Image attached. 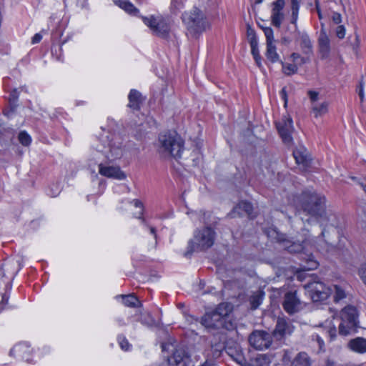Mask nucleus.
<instances>
[{"instance_id": "f257e3e1", "label": "nucleus", "mask_w": 366, "mask_h": 366, "mask_svg": "<svg viewBox=\"0 0 366 366\" xmlns=\"http://www.w3.org/2000/svg\"><path fill=\"white\" fill-rule=\"evenodd\" d=\"M277 240L282 244V247L290 253H300L302 259L305 260V264L302 266L303 271L316 269L319 263L314 259L312 254V248L315 247V238L308 236L301 242L300 240L293 241L286 237L284 234H277Z\"/></svg>"}, {"instance_id": "f03ea898", "label": "nucleus", "mask_w": 366, "mask_h": 366, "mask_svg": "<svg viewBox=\"0 0 366 366\" xmlns=\"http://www.w3.org/2000/svg\"><path fill=\"white\" fill-rule=\"evenodd\" d=\"M124 153L123 139L118 134L102 137L92 152L90 160L105 159L109 162L120 159Z\"/></svg>"}, {"instance_id": "7ed1b4c3", "label": "nucleus", "mask_w": 366, "mask_h": 366, "mask_svg": "<svg viewBox=\"0 0 366 366\" xmlns=\"http://www.w3.org/2000/svg\"><path fill=\"white\" fill-rule=\"evenodd\" d=\"M295 204L299 212L312 217L322 218L325 214V197L312 190L303 192Z\"/></svg>"}, {"instance_id": "20e7f679", "label": "nucleus", "mask_w": 366, "mask_h": 366, "mask_svg": "<svg viewBox=\"0 0 366 366\" xmlns=\"http://www.w3.org/2000/svg\"><path fill=\"white\" fill-rule=\"evenodd\" d=\"M184 150V141L175 132H166L159 137L158 152L164 158H180Z\"/></svg>"}, {"instance_id": "39448f33", "label": "nucleus", "mask_w": 366, "mask_h": 366, "mask_svg": "<svg viewBox=\"0 0 366 366\" xmlns=\"http://www.w3.org/2000/svg\"><path fill=\"white\" fill-rule=\"evenodd\" d=\"M182 19L186 26L187 35L192 38H197L209 26L205 14L196 6L184 12Z\"/></svg>"}, {"instance_id": "423d86ee", "label": "nucleus", "mask_w": 366, "mask_h": 366, "mask_svg": "<svg viewBox=\"0 0 366 366\" xmlns=\"http://www.w3.org/2000/svg\"><path fill=\"white\" fill-rule=\"evenodd\" d=\"M215 232L211 227H204L197 230L194 237L189 242L188 251L185 256L191 254L194 251H204L210 248L214 242Z\"/></svg>"}, {"instance_id": "0eeeda50", "label": "nucleus", "mask_w": 366, "mask_h": 366, "mask_svg": "<svg viewBox=\"0 0 366 366\" xmlns=\"http://www.w3.org/2000/svg\"><path fill=\"white\" fill-rule=\"evenodd\" d=\"M342 322L339 325V332L342 335H347L356 331L357 325V311L353 306H347L342 310Z\"/></svg>"}, {"instance_id": "6e6552de", "label": "nucleus", "mask_w": 366, "mask_h": 366, "mask_svg": "<svg viewBox=\"0 0 366 366\" xmlns=\"http://www.w3.org/2000/svg\"><path fill=\"white\" fill-rule=\"evenodd\" d=\"M306 292L313 302L326 300L332 293V289L327 287L322 282L313 281L304 286Z\"/></svg>"}, {"instance_id": "1a4fd4ad", "label": "nucleus", "mask_w": 366, "mask_h": 366, "mask_svg": "<svg viewBox=\"0 0 366 366\" xmlns=\"http://www.w3.org/2000/svg\"><path fill=\"white\" fill-rule=\"evenodd\" d=\"M144 23L152 30V33L158 36L166 38L170 31V24L167 19L162 16L144 17Z\"/></svg>"}, {"instance_id": "9d476101", "label": "nucleus", "mask_w": 366, "mask_h": 366, "mask_svg": "<svg viewBox=\"0 0 366 366\" xmlns=\"http://www.w3.org/2000/svg\"><path fill=\"white\" fill-rule=\"evenodd\" d=\"M105 159L101 158V160H93L98 164L99 174L107 178H112L118 180H123L126 178V174L118 166H111L104 164Z\"/></svg>"}, {"instance_id": "9b49d317", "label": "nucleus", "mask_w": 366, "mask_h": 366, "mask_svg": "<svg viewBox=\"0 0 366 366\" xmlns=\"http://www.w3.org/2000/svg\"><path fill=\"white\" fill-rule=\"evenodd\" d=\"M249 342L254 349L262 350L269 347L272 344V337L267 332L256 330L249 335Z\"/></svg>"}, {"instance_id": "f8f14e48", "label": "nucleus", "mask_w": 366, "mask_h": 366, "mask_svg": "<svg viewBox=\"0 0 366 366\" xmlns=\"http://www.w3.org/2000/svg\"><path fill=\"white\" fill-rule=\"evenodd\" d=\"M292 124V119L289 116H284L276 123L277 129L285 143L289 144L292 142L291 134L294 129Z\"/></svg>"}, {"instance_id": "ddd939ff", "label": "nucleus", "mask_w": 366, "mask_h": 366, "mask_svg": "<svg viewBox=\"0 0 366 366\" xmlns=\"http://www.w3.org/2000/svg\"><path fill=\"white\" fill-rule=\"evenodd\" d=\"M11 289V278L6 277L4 269L0 266V312L8 303V292Z\"/></svg>"}, {"instance_id": "4468645a", "label": "nucleus", "mask_w": 366, "mask_h": 366, "mask_svg": "<svg viewBox=\"0 0 366 366\" xmlns=\"http://www.w3.org/2000/svg\"><path fill=\"white\" fill-rule=\"evenodd\" d=\"M282 307L290 315L295 314L302 308V302L296 292H288L285 295Z\"/></svg>"}, {"instance_id": "2eb2a0df", "label": "nucleus", "mask_w": 366, "mask_h": 366, "mask_svg": "<svg viewBox=\"0 0 366 366\" xmlns=\"http://www.w3.org/2000/svg\"><path fill=\"white\" fill-rule=\"evenodd\" d=\"M293 330L294 327L290 321L279 317L277 320L275 329L273 331V335L277 339L280 340L286 335H291Z\"/></svg>"}, {"instance_id": "dca6fc26", "label": "nucleus", "mask_w": 366, "mask_h": 366, "mask_svg": "<svg viewBox=\"0 0 366 366\" xmlns=\"http://www.w3.org/2000/svg\"><path fill=\"white\" fill-rule=\"evenodd\" d=\"M31 350L30 349L29 345L26 342H22L15 345L10 350V355L29 362H31Z\"/></svg>"}, {"instance_id": "f3484780", "label": "nucleus", "mask_w": 366, "mask_h": 366, "mask_svg": "<svg viewBox=\"0 0 366 366\" xmlns=\"http://www.w3.org/2000/svg\"><path fill=\"white\" fill-rule=\"evenodd\" d=\"M293 156L296 163L305 169L310 167L311 163V157L309 152L305 147L300 146L293 151Z\"/></svg>"}, {"instance_id": "a211bd4d", "label": "nucleus", "mask_w": 366, "mask_h": 366, "mask_svg": "<svg viewBox=\"0 0 366 366\" xmlns=\"http://www.w3.org/2000/svg\"><path fill=\"white\" fill-rule=\"evenodd\" d=\"M189 357L183 348H177L172 355L168 358L170 366H187Z\"/></svg>"}, {"instance_id": "6ab92c4d", "label": "nucleus", "mask_w": 366, "mask_h": 366, "mask_svg": "<svg viewBox=\"0 0 366 366\" xmlns=\"http://www.w3.org/2000/svg\"><path fill=\"white\" fill-rule=\"evenodd\" d=\"M252 205L250 202H239L230 213V216L232 217H235L237 215H242L243 212L247 214L249 217L252 218L254 216L252 215Z\"/></svg>"}, {"instance_id": "aec40b11", "label": "nucleus", "mask_w": 366, "mask_h": 366, "mask_svg": "<svg viewBox=\"0 0 366 366\" xmlns=\"http://www.w3.org/2000/svg\"><path fill=\"white\" fill-rule=\"evenodd\" d=\"M347 347L352 352L363 354L366 352V339L356 337L350 340L347 343Z\"/></svg>"}, {"instance_id": "412c9836", "label": "nucleus", "mask_w": 366, "mask_h": 366, "mask_svg": "<svg viewBox=\"0 0 366 366\" xmlns=\"http://www.w3.org/2000/svg\"><path fill=\"white\" fill-rule=\"evenodd\" d=\"M214 312H207L201 318V324L208 329L218 328L222 326L223 323L218 318L213 317Z\"/></svg>"}, {"instance_id": "4be33fe9", "label": "nucleus", "mask_w": 366, "mask_h": 366, "mask_svg": "<svg viewBox=\"0 0 366 366\" xmlns=\"http://www.w3.org/2000/svg\"><path fill=\"white\" fill-rule=\"evenodd\" d=\"M129 104L128 106L134 110H138L140 108V104L143 102L144 98L141 93L136 89H132L128 96Z\"/></svg>"}, {"instance_id": "5701e85b", "label": "nucleus", "mask_w": 366, "mask_h": 366, "mask_svg": "<svg viewBox=\"0 0 366 366\" xmlns=\"http://www.w3.org/2000/svg\"><path fill=\"white\" fill-rule=\"evenodd\" d=\"M300 47L305 54L312 53V44L307 34L298 32Z\"/></svg>"}, {"instance_id": "b1692460", "label": "nucleus", "mask_w": 366, "mask_h": 366, "mask_svg": "<svg viewBox=\"0 0 366 366\" xmlns=\"http://www.w3.org/2000/svg\"><path fill=\"white\" fill-rule=\"evenodd\" d=\"M212 312H214L213 317L219 319L224 323V317L231 312V306L227 303H221Z\"/></svg>"}, {"instance_id": "393cba45", "label": "nucleus", "mask_w": 366, "mask_h": 366, "mask_svg": "<svg viewBox=\"0 0 366 366\" xmlns=\"http://www.w3.org/2000/svg\"><path fill=\"white\" fill-rule=\"evenodd\" d=\"M132 204L136 207L138 208L139 210L138 212V216H136L137 218L141 219L142 223L147 228L149 229L150 233L154 235V237H157L156 234V229L153 227H150L147 224L146 220L142 217L144 212V207L142 202H140L139 199H134L131 202Z\"/></svg>"}, {"instance_id": "a878e982", "label": "nucleus", "mask_w": 366, "mask_h": 366, "mask_svg": "<svg viewBox=\"0 0 366 366\" xmlns=\"http://www.w3.org/2000/svg\"><path fill=\"white\" fill-rule=\"evenodd\" d=\"M114 4L131 15L137 16L139 10L129 0H114Z\"/></svg>"}, {"instance_id": "bb28decb", "label": "nucleus", "mask_w": 366, "mask_h": 366, "mask_svg": "<svg viewBox=\"0 0 366 366\" xmlns=\"http://www.w3.org/2000/svg\"><path fill=\"white\" fill-rule=\"evenodd\" d=\"M319 48L320 51L323 55V56H326L328 55L330 46V39L325 33L322 32L319 37Z\"/></svg>"}, {"instance_id": "cd10ccee", "label": "nucleus", "mask_w": 366, "mask_h": 366, "mask_svg": "<svg viewBox=\"0 0 366 366\" xmlns=\"http://www.w3.org/2000/svg\"><path fill=\"white\" fill-rule=\"evenodd\" d=\"M266 57L272 63L280 62V56L277 52V48L273 44H267Z\"/></svg>"}, {"instance_id": "c85d7f7f", "label": "nucleus", "mask_w": 366, "mask_h": 366, "mask_svg": "<svg viewBox=\"0 0 366 366\" xmlns=\"http://www.w3.org/2000/svg\"><path fill=\"white\" fill-rule=\"evenodd\" d=\"M328 102L325 101L321 103L313 104V106H311V109L315 117L317 118L325 114L328 112Z\"/></svg>"}, {"instance_id": "c756f323", "label": "nucleus", "mask_w": 366, "mask_h": 366, "mask_svg": "<svg viewBox=\"0 0 366 366\" xmlns=\"http://www.w3.org/2000/svg\"><path fill=\"white\" fill-rule=\"evenodd\" d=\"M122 302L127 307H137L141 305L139 300L134 295H122Z\"/></svg>"}, {"instance_id": "7c9ffc66", "label": "nucleus", "mask_w": 366, "mask_h": 366, "mask_svg": "<svg viewBox=\"0 0 366 366\" xmlns=\"http://www.w3.org/2000/svg\"><path fill=\"white\" fill-rule=\"evenodd\" d=\"M282 66V72L287 76L295 74L298 71V66L296 64H286L282 61H280Z\"/></svg>"}, {"instance_id": "2f4dec72", "label": "nucleus", "mask_w": 366, "mask_h": 366, "mask_svg": "<svg viewBox=\"0 0 366 366\" xmlns=\"http://www.w3.org/2000/svg\"><path fill=\"white\" fill-rule=\"evenodd\" d=\"M284 19V14L282 11L272 10L271 19L273 26L280 28Z\"/></svg>"}, {"instance_id": "473e14b6", "label": "nucleus", "mask_w": 366, "mask_h": 366, "mask_svg": "<svg viewBox=\"0 0 366 366\" xmlns=\"http://www.w3.org/2000/svg\"><path fill=\"white\" fill-rule=\"evenodd\" d=\"M139 321L141 322L143 325L147 327H152L155 325V321L150 315V313L146 312L141 315L139 318Z\"/></svg>"}, {"instance_id": "72a5a7b5", "label": "nucleus", "mask_w": 366, "mask_h": 366, "mask_svg": "<svg viewBox=\"0 0 366 366\" xmlns=\"http://www.w3.org/2000/svg\"><path fill=\"white\" fill-rule=\"evenodd\" d=\"M250 44L251 47V53L257 63V64L259 66L261 65V56L259 54V51L258 48V42H254Z\"/></svg>"}, {"instance_id": "f704fd0d", "label": "nucleus", "mask_w": 366, "mask_h": 366, "mask_svg": "<svg viewBox=\"0 0 366 366\" xmlns=\"http://www.w3.org/2000/svg\"><path fill=\"white\" fill-rule=\"evenodd\" d=\"M262 296L260 294H254L249 298L251 308L252 310L257 309L262 303Z\"/></svg>"}, {"instance_id": "c9c22d12", "label": "nucleus", "mask_w": 366, "mask_h": 366, "mask_svg": "<svg viewBox=\"0 0 366 366\" xmlns=\"http://www.w3.org/2000/svg\"><path fill=\"white\" fill-rule=\"evenodd\" d=\"M184 7V0H172L171 10L173 13L180 11Z\"/></svg>"}, {"instance_id": "e433bc0d", "label": "nucleus", "mask_w": 366, "mask_h": 366, "mask_svg": "<svg viewBox=\"0 0 366 366\" xmlns=\"http://www.w3.org/2000/svg\"><path fill=\"white\" fill-rule=\"evenodd\" d=\"M19 141L24 146H29L31 142L30 135L25 131H22L19 134Z\"/></svg>"}, {"instance_id": "4c0bfd02", "label": "nucleus", "mask_w": 366, "mask_h": 366, "mask_svg": "<svg viewBox=\"0 0 366 366\" xmlns=\"http://www.w3.org/2000/svg\"><path fill=\"white\" fill-rule=\"evenodd\" d=\"M334 300L338 302L345 297V292L340 287L337 285L334 286Z\"/></svg>"}, {"instance_id": "58836bf2", "label": "nucleus", "mask_w": 366, "mask_h": 366, "mask_svg": "<svg viewBox=\"0 0 366 366\" xmlns=\"http://www.w3.org/2000/svg\"><path fill=\"white\" fill-rule=\"evenodd\" d=\"M118 342H119L121 348L125 351L129 350L132 347V345L129 344V341L123 335H119L118 337Z\"/></svg>"}, {"instance_id": "ea45409f", "label": "nucleus", "mask_w": 366, "mask_h": 366, "mask_svg": "<svg viewBox=\"0 0 366 366\" xmlns=\"http://www.w3.org/2000/svg\"><path fill=\"white\" fill-rule=\"evenodd\" d=\"M264 35L266 36L267 44H273L274 41V33L273 30L270 27H265L263 29Z\"/></svg>"}, {"instance_id": "a19ab883", "label": "nucleus", "mask_w": 366, "mask_h": 366, "mask_svg": "<svg viewBox=\"0 0 366 366\" xmlns=\"http://www.w3.org/2000/svg\"><path fill=\"white\" fill-rule=\"evenodd\" d=\"M290 57L294 62L300 60V63H299L300 65L304 64L307 61V59H305L304 57H301L298 53H295V52L292 53L291 54Z\"/></svg>"}, {"instance_id": "79ce46f5", "label": "nucleus", "mask_w": 366, "mask_h": 366, "mask_svg": "<svg viewBox=\"0 0 366 366\" xmlns=\"http://www.w3.org/2000/svg\"><path fill=\"white\" fill-rule=\"evenodd\" d=\"M247 37H248L249 44L253 43V41L258 42L255 31L251 28H248V29H247Z\"/></svg>"}, {"instance_id": "37998d69", "label": "nucleus", "mask_w": 366, "mask_h": 366, "mask_svg": "<svg viewBox=\"0 0 366 366\" xmlns=\"http://www.w3.org/2000/svg\"><path fill=\"white\" fill-rule=\"evenodd\" d=\"M308 95L311 101V106H313V104H317L319 99V93L315 91H309Z\"/></svg>"}, {"instance_id": "c03bdc74", "label": "nucleus", "mask_w": 366, "mask_h": 366, "mask_svg": "<svg viewBox=\"0 0 366 366\" xmlns=\"http://www.w3.org/2000/svg\"><path fill=\"white\" fill-rule=\"evenodd\" d=\"M358 274L366 286V264L361 265L358 269Z\"/></svg>"}, {"instance_id": "a18cd8bd", "label": "nucleus", "mask_w": 366, "mask_h": 366, "mask_svg": "<svg viewBox=\"0 0 366 366\" xmlns=\"http://www.w3.org/2000/svg\"><path fill=\"white\" fill-rule=\"evenodd\" d=\"M273 11H282L285 6V1L284 0H277L272 4Z\"/></svg>"}, {"instance_id": "49530a36", "label": "nucleus", "mask_w": 366, "mask_h": 366, "mask_svg": "<svg viewBox=\"0 0 366 366\" xmlns=\"http://www.w3.org/2000/svg\"><path fill=\"white\" fill-rule=\"evenodd\" d=\"M337 36L340 39H343L345 36V29L343 26L340 25L336 29Z\"/></svg>"}, {"instance_id": "de8ad7c7", "label": "nucleus", "mask_w": 366, "mask_h": 366, "mask_svg": "<svg viewBox=\"0 0 366 366\" xmlns=\"http://www.w3.org/2000/svg\"><path fill=\"white\" fill-rule=\"evenodd\" d=\"M298 11L299 9H292V24H295L297 26V21L298 19Z\"/></svg>"}, {"instance_id": "09e8293b", "label": "nucleus", "mask_w": 366, "mask_h": 366, "mask_svg": "<svg viewBox=\"0 0 366 366\" xmlns=\"http://www.w3.org/2000/svg\"><path fill=\"white\" fill-rule=\"evenodd\" d=\"M332 20L336 24H339L342 21L341 15L338 13H334L332 15Z\"/></svg>"}, {"instance_id": "8fccbe9b", "label": "nucleus", "mask_w": 366, "mask_h": 366, "mask_svg": "<svg viewBox=\"0 0 366 366\" xmlns=\"http://www.w3.org/2000/svg\"><path fill=\"white\" fill-rule=\"evenodd\" d=\"M42 39L41 34L37 33L31 39V44H35L39 43Z\"/></svg>"}, {"instance_id": "3c124183", "label": "nucleus", "mask_w": 366, "mask_h": 366, "mask_svg": "<svg viewBox=\"0 0 366 366\" xmlns=\"http://www.w3.org/2000/svg\"><path fill=\"white\" fill-rule=\"evenodd\" d=\"M280 95L282 97V98L284 99L285 101V105L286 106L287 105V92H286V89L285 88H283L281 92H280Z\"/></svg>"}, {"instance_id": "603ef678", "label": "nucleus", "mask_w": 366, "mask_h": 366, "mask_svg": "<svg viewBox=\"0 0 366 366\" xmlns=\"http://www.w3.org/2000/svg\"><path fill=\"white\" fill-rule=\"evenodd\" d=\"M18 92H17V89H14L11 94H10V98L9 99L10 100H16L18 99Z\"/></svg>"}, {"instance_id": "864d4df0", "label": "nucleus", "mask_w": 366, "mask_h": 366, "mask_svg": "<svg viewBox=\"0 0 366 366\" xmlns=\"http://www.w3.org/2000/svg\"><path fill=\"white\" fill-rule=\"evenodd\" d=\"M328 333L331 337V339H333L334 337H336V328L335 326H333L332 327H331L329 330H328Z\"/></svg>"}, {"instance_id": "5fc2aeb1", "label": "nucleus", "mask_w": 366, "mask_h": 366, "mask_svg": "<svg viewBox=\"0 0 366 366\" xmlns=\"http://www.w3.org/2000/svg\"><path fill=\"white\" fill-rule=\"evenodd\" d=\"M300 359L304 360L305 362H307V355L305 353H299L297 356L295 360L298 361Z\"/></svg>"}, {"instance_id": "6e6d98bb", "label": "nucleus", "mask_w": 366, "mask_h": 366, "mask_svg": "<svg viewBox=\"0 0 366 366\" xmlns=\"http://www.w3.org/2000/svg\"><path fill=\"white\" fill-rule=\"evenodd\" d=\"M300 0H292V9H299V4Z\"/></svg>"}, {"instance_id": "4d7b16f0", "label": "nucleus", "mask_w": 366, "mask_h": 366, "mask_svg": "<svg viewBox=\"0 0 366 366\" xmlns=\"http://www.w3.org/2000/svg\"><path fill=\"white\" fill-rule=\"evenodd\" d=\"M359 96H360V98L361 99V102H363L364 99H365V94H364V89H363V86L362 85H360V92H359Z\"/></svg>"}, {"instance_id": "13d9d810", "label": "nucleus", "mask_w": 366, "mask_h": 366, "mask_svg": "<svg viewBox=\"0 0 366 366\" xmlns=\"http://www.w3.org/2000/svg\"><path fill=\"white\" fill-rule=\"evenodd\" d=\"M187 321L189 323V324H192L194 322H197L198 320L197 319L194 318V317L192 316H188L187 317Z\"/></svg>"}, {"instance_id": "bf43d9fd", "label": "nucleus", "mask_w": 366, "mask_h": 366, "mask_svg": "<svg viewBox=\"0 0 366 366\" xmlns=\"http://www.w3.org/2000/svg\"><path fill=\"white\" fill-rule=\"evenodd\" d=\"M316 340H317V342L319 343L320 347H322V345H324L323 340L317 335H316Z\"/></svg>"}, {"instance_id": "052dcab7", "label": "nucleus", "mask_w": 366, "mask_h": 366, "mask_svg": "<svg viewBox=\"0 0 366 366\" xmlns=\"http://www.w3.org/2000/svg\"><path fill=\"white\" fill-rule=\"evenodd\" d=\"M201 366H215V365L214 364L213 361H212V360H210V361L207 360Z\"/></svg>"}, {"instance_id": "680f3d73", "label": "nucleus", "mask_w": 366, "mask_h": 366, "mask_svg": "<svg viewBox=\"0 0 366 366\" xmlns=\"http://www.w3.org/2000/svg\"><path fill=\"white\" fill-rule=\"evenodd\" d=\"M117 321L119 326H124L126 325L123 319H117Z\"/></svg>"}, {"instance_id": "e2e57ef3", "label": "nucleus", "mask_w": 366, "mask_h": 366, "mask_svg": "<svg viewBox=\"0 0 366 366\" xmlns=\"http://www.w3.org/2000/svg\"><path fill=\"white\" fill-rule=\"evenodd\" d=\"M316 7H317V13H318V16L320 17V19H322V14H321V11L319 9V6H318V4H317L316 5Z\"/></svg>"}, {"instance_id": "0e129e2a", "label": "nucleus", "mask_w": 366, "mask_h": 366, "mask_svg": "<svg viewBox=\"0 0 366 366\" xmlns=\"http://www.w3.org/2000/svg\"><path fill=\"white\" fill-rule=\"evenodd\" d=\"M361 185L363 188V189L366 192V179H365L362 183Z\"/></svg>"}, {"instance_id": "69168bd1", "label": "nucleus", "mask_w": 366, "mask_h": 366, "mask_svg": "<svg viewBox=\"0 0 366 366\" xmlns=\"http://www.w3.org/2000/svg\"><path fill=\"white\" fill-rule=\"evenodd\" d=\"M262 1H263V0H257V1H256V3H257V4H260V3H262Z\"/></svg>"}, {"instance_id": "338daca9", "label": "nucleus", "mask_w": 366, "mask_h": 366, "mask_svg": "<svg viewBox=\"0 0 366 366\" xmlns=\"http://www.w3.org/2000/svg\"><path fill=\"white\" fill-rule=\"evenodd\" d=\"M162 350H166V346H165V345L162 344Z\"/></svg>"}, {"instance_id": "774afa93", "label": "nucleus", "mask_w": 366, "mask_h": 366, "mask_svg": "<svg viewBox=\"0 0 366 366\" xmlns=\"http://www.w3.org/2000/svg\"><path fill=\"white\" fill-rule=\"evenodd\" d=\"M325 234V229H322L321 232V236H324Z\"/></svg>"}]
</instances>
